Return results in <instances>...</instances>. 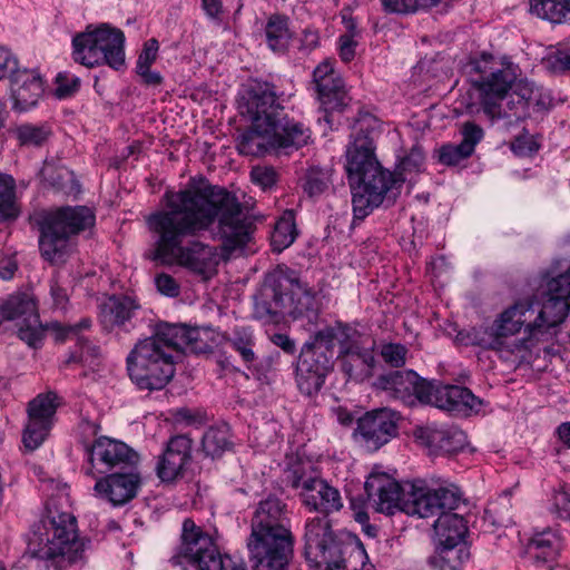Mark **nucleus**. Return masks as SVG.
Here are the masks:
<instances>
[{
  "label": "nucleus",
  "instance_id": "1",
  "mask_svg": "<svg viewBox=\"0 0 570 570\" xmlns=\"http://www.w3.org/2000/svg\"><path fill=\"white\" fill-rule=\"evenodd\" d=\"M216 220L215 237L222 242L224 258L250 240L252 223L236 196L203 177L198 183L193 179L170 197L165 209L147 217L148 229L155 236V247L148 258L177 264L197 274L214 269L220 259L216 247L197 240L183 246V242L210 230Z\"/></svg>",
  "mask_w": 570,
  "mask_h": 570
},
{
  "label": "nucleus",
  "instance_id": "2",
  "mask_svg": "<svg viewBox=\"0 0 570 570\" xmlns=\"http://www.w3.org/2000/svg\"><path fill=\"white\" fill-rule=\"evenodd\" d=\"M197 327L159 323L151 336L138 341L127 356L130 380L140 390L164 389L175 374V364L185 350L199 353L205 343Z\"/></svg>",
  "mask_w": 570,
  "mask_h": 570
},
{
  "label": "nucleus",
  "instance_id": "3",
  "mask_svg": "<svg viewBox=\"0 0 570 570\" xmlns=\"http://www.w3.org/2000/svg\"><path fill=\"white\" fill-rule=\"evenodd\" d=\"M470 67L475 102L491 121L507 119L512 125L535 112L510 91L517 79L511 63L482 53L470 62Z\"/></svg>",
  "mask_w": 570,
  "mask_h": 570
},
{
  "label": "nucleus",
  "instance_id": "4",
  "mask_svg": "<svg viewBox=\"0 0 570 570\" xmlns=\"http://www.w3.org/2000/svg\"><path fill=\"white\" fill-rule=\"evenodd\" d=\"M250 529L247 548L254 570H284L294 547L286 503L275 495L262 500Z\"/></svg>",
  "mask_w": 570,
  "mask_h": 570
},
{
  "label": "nucleus",
  "instance_id": "5",
  "mask_svg": "<svg viewBox=\"0 0 570 570\" xmlns=\"http://www.w3.org/2000/svg\"><path fill=\"white\" fill-rule=\"evenodd\" d=\"M89 540L79 538L77 519L49 502L46 513L31 525L27 553L65 569L85 559Z\"/></svg>",
  "mask_w": 570,
  "mask_h": 570
},
{
  "label": "nucleus",
  "instance_id": "6",
  "mask_svg": "<svg viewBox=\"0 0 570 570\" xmlns=\"http://www.w3.org/2000/svg\"><path fill=\"white\" fill-rule=\"evenodd\" d=\"M286 315L314 322L317 318L316 302L296 272L277 266L265 275L254 296L253 316L265 323H278Z\"/></svg>",
  "mask_w": 570,
  "mask_h": 570
},
{
  "label": "nucleus",
  "instance_id": "7",
  "mask_svg": "<svg viewBox=\"0 0 570 570\" xmlns=\"http://www.w3.org/2000/svg\"><path fill=\"white\" fill-rule=\"evenodd\" d=\"M304 553L315 568L324 570H373L360 540L335 530L326 515L308 518L304 528Z\"/></svg>",
  "mask_w": 570,
  "mask_h": 570
},
{
  "label": "nucleus",
  "instance_id": "8",
  "mask_svg": "<svg viewBox=\"0 0 570 570\" xmlns=\"http://www.w3.org/2000/svg\"><path fill=\"white\" fill-rule=\"evenodd\" d=\"M96 216L87 206H62L37 217L41 256L52 265L65 263L71 252V237L91 228Z\"/></svg>",
  "mask_w": 570,
  "mask_h": 570
},
{
  "label": "nucleus",
  "instance_id": "9",
  "mask_svg": "<svg viewBox=\"0 0 570 570\" xmlns=\"http://www.w3.org/2000/svg\"><path fill=\"white\" fill-rule=\"evenodd\" d=\"M72 58L87 67L108 66L119 71L125 67V33L108 23L88 24L72 38Z\"/></svg>",
  "mask_w": 570,
  "mask_h": 570
},
{
  "label": "nucleus",
  "instance_id": "10",
  "mask_svg": "<svg viewBox=\"0 0 570 570\" xmlns=\"http://www.w3.org/2000/svg\"><path fill=\"white\" fill-rule=\"evenodd\" d=\"M170 562L175 567L193 564L198 570H247L243 562L223 559L213 539L190 519L183 523L181 542Z\"/></svg>",
  "mask_w": 570,
  "mask_h": 570
},
{
  "label": "nucleus",
  "instance_id": "11",
  "mask_svg": "<svg viewBox=\"0 0 570 570\" xmlns=\"http://www.w3.org/2000/svg\"><path fill=\"white\" fill-rule=\"evenodd\" d=\"M284 475L285 482L291 488L299 490L301 502L309 511L330 518L331 513L343 508L340 491L318 476L309 464L295 461L285 470Z\"/></svg>",
  "mask_w": 570,
  "mask_h": 570
},
{
  "label": "nucleus",
  "instance_id": "12",
  "mask_svg": "<svg viewBox=\"0 0 570 570\" xmlns=\"http://www.w3.org/2000/svg\"><path fill=\"white\" fill-rule=\"evenodd\" d=\"M379 128V119L370 112L358 116L353 126V140L346 149V173L353 185L361 176L370 183L375 180L377 166L381 165L375 156L374 138Z\"/></svg>",
  "mask_w": 570,
  "mask_h": 570
},
{
  "label": "nucleus",
  "instance_id": "13",
  "mask_svg": "<svg viewBox=\"0 0 570 570\" xmlns=\"http://www.w3.org/2000/svg\"><path fill=\"white\" fill-rule=\"evenodd\" d=\"M534 313L533 301L525 298L518 301L500 314L491 328V341L488 348L498 352L499 357L504 362L519 364L525 354V344L523 340L508 341L520 332L521 327L528 322L527 314Z\"/></svg>",
  "mask_w": 570,
  "mask_h": 570
},
{
  "label": "nucleus",
  "instance_id": "14",
  "mask_svg": "<svg viewBox=\"0 0 570 570\" xmlns=\"http://www.w3.org/2000/svg\"><path fill=\"white\" fill-rule=\"evenodd\" d=\"M316 332L305 342L296 366L297 387L308 396L322 389L326 375L333 368L334 350Z\"/></svg>",
  "mask_w": 570,
  "mask_h": 570
},
{
  "label": "nucleus",
  "instance_id": "15",
  "mask_svg": "<svg viewBox=\"0 0 570 570\" xmlns=\"http://www.w3.org/2000/svg\"><path fill=\"white\" fill-rule=\"evenodd\" d=\"M376 176V174H374ZM377 176L375 180L361 176L355 180L352 188V205L355 218H365L375 207H379L385 200L393 204L400 194L405 178H397L395 174L377 166Z\"/></svg>",
  "mask_w": 570,
  "mask_h": 570
},
{
  "label": "nucleus",
  "instance_id": "16",
  "mask_svg": "<svg viewBox=\"0 0 570 570\" xmlns=\"http://www.w3.org/2000/svg\"><path fill=\"white\" fill-rule=\"evenodd\" d=\"M238 109L242 116L247 117L250 122H256L258 128L272 125L285 111L278 100L275 86L257 80L244 87L238 100Z\"/></svg>",
  "mask_w": 570,
  "mask_h": 570
},
{
  "label": "nucleus",
  "instance_id": "17",
  "mask_svg": "<svg viewBox=\"0 0 570 570\" xmlns=\"http://www.w3.org/2000/svg\"><path fill=\"white\" fill-rule=\"evenodd\" d=\"M373 387L410 406L431 401V381L420 377L411 370L382 373L373 382Z\"/></svg>",
  "mask_w": 570,
  "mask_h": 570
},
{
  "label": "nucleus",
  "instance_id": "18",
  "mask_svg": "<svg viewBox=\"0 0 570 570\" xmlns=\"http://www.w3.org/2000/svg\"><path fill=\"white\" fill-rule=\"evenodd\" d=\"M416 484L417 481L402 487L385 473H373L367 478L364 489L368 503L376 512L393 514L396 510L405 513V504L412 501Z\"/></svg>",
  "mask_w": 570,
  "mask_h": 570
},
{
  "label": "nucleus",
  "instance_id": "19",
  "mask_svg": "<svg viewBox=\"0 0 570 570\" xmlns=\"http://www.w3.org/2000/svg\"><path fill=\"white\" fill-rule=\"evenodd\" d=\"M90 469L87 474L95 476L118 469L127 470L137 465L139 455L126 443L100 436L88 449Z\"/></svg>",
  "mask_w": 570,
  "mask_h": 570
},
{
  "label": "nucleus",
  "instance_id": "20",
  "mask_svg": "<svg viewBox=\"0 0 570 570\" xmlns=\"http://www.w3.org/2000/svg\"><path fill=\"white\" fill-rule=\"evenodd\" d=\"M412 501L405 504V513L429 518L455 510L461 501V492L454 485H441L438 489H429L424 481H417L413 488Z\"/></svg>",
  "mask_w": 570,
  "mask_h": 570
},
{
  "label": "nucleus",
  "instance_id": "21",
  "mask_svg": "<svg viewBox=\"0 0 570 570\" xmlns=\"http://www.w3.org/2000/svg\"><path fill=\"white\" fill-rule=\"evenodd\" d=\"M58 403L55 393L39 394L28 403V422L23 430L22 442L33 451L38 449L55 424Z\"/></svg>",
  "mask_w": 570,
  "mask_h": 570
},
{
  "label": "nucleus",
  "instance_id": "22",
  "mask_svg": "<svg viewBox=\"0 0 570 570\" xmlns=\"http://www.w3.org/2000/svg\"><path fill=\"white\" fill-rule=\"evenodd\" d=\"M313 81L323 109L322 119L332 127V112L341 111L347 105V95L342 78L331 61L321 62L313 72ZM321 120V117L318 118Z\"/></svg>",
  "mask_w": 570,
  "mask_h": 570
},
{
  "label": "nucleus",
  "instance_id": "23",
  "mask_svg": "<svg viewBox=\"0 0 570 570\" xmlns=\"http://www.w3.org/2000/svg\"><path fill=\"white\" fill-rule=\"evenodd\" d=\"M105 474L96 481L94 487L100 499L108 501L114 507H121L137 497L141 476L136 466Z\"/></svg>",
  "mask_w": 570,
  "mask_h": 570
},
{
  "label": "nucleus",
  "instance_id": "24",
  "mask_svg": "<svg viewBox=\"0 0 570 570\" xmlns=\"http://www.w3.org/2000/svg\"><path fill=\"white\" fill-rule=\"evenodd\" d=\"M429 394L431 401L426 402L425 405H432L456 414L479 413L483 406V400L475 396L468 387L460 385H442L439 382H431Z\"/></svg>",
  "mask_w": 570,
  "mask_h": 570
},
{
  "label": "nucleus",
  "instance_id": "25",
  "mask_svg": "<svg viewBox=\"0 0 570 570\" xmlns=\"http://www.w3.org/2000/svg\"><path fill=\"white\" fill-rule=\"evenodd\" d=\"M396 413L389 409L367 412L357 421V433L370 450H379L397 434Z\"/></svg>",
  "mask_w": 570,
  "mask_h": 570
},
{
  "label": "nucleus",
  "instance_id": "26",
  "mask_svg": "<svg viewBox=\"0 0 570 570\" xmlns=\"http://www.w3.org/2000/svg\"><path fill=\"white\" fill-rule=\"evenodd\" d=\"M140 305L128 296L112 295L99 306V322L106 332L117 336L135 330V315Z\"/></svg>",
  "mask_w": 570,
  "mask_h": 570
},
{
  "label": "nucleus",
  "instance_id": "27",
  "mask_svg": "<svg viewBox=\"0 0 570 570\" xmlns=\"http://www.w3.org/2000/svg\"><path fill=\"white\" fill-rule=\"evenodd\" d=\"M413 435L431 454H451L462 450L466 444L465 433L454 425L417 426Z\"/></svg>",
  "mask_w": 570,
  "mask_h": 570
},
{
  "label": "nucleus",
  "instance_id": "28",
  "mask_svg": "<svg viewBox=\"0 0 570 570\" xmlns=\"http://www.w3.org/2000/svg\"><path fill=\"white\" fill-rule=\"evenodd\" d=\"M193 441L185 434L170 438L158 458L156 472L163 482H171L181 475L191 459Z\"/></svg>",
  "mask_w": 570,
  "mask_h": 570
},
{
  "label": "nucleus",
  "instance_id": "29",
  "mask_svg": "<svg viewBox=\"0 0 570 570\" xmlns=\"http://www.w3.org/2000/svg\"><path fill=\"white\" fill-rule=\"evenodd\" d=\"M9 78L13 109L26 111L35 107L45 92L41 76L35 70L19 69L18 65Z\"/></svg>",
  "mask_w": 570,
  "mask_h": 570
},
{
  "label": "nucleus",
  "instance_id": "30",
  "mask_svg": "<svg viewBox=\"0 0 570 570\" xmlns=\"http://www.w3.org/2000/svg\"><path fill=\"white\" fill-rule=\"evenodd\" d=\"M569 311L570 301L548 297L534 321L528 320L525 323V332L529 338L535 341L547 340L548 336L552 335L551 330L559 326L566 320ZM532 314L528 313L527 317L529 318V315L531 316Z\"/></svg>",
  "mask_w": 570,
  "mask_h": 570
},
{
  "label": "nucleus",
  "instance_id": "31",
  "mask_svg": "<svg viewBox=\"0 0 570 570\" xmlns=\"http://www.w3.org/2000/svg\"><path fill=\"white\" fill-rule=\"evenodd\" d=\"M272 148L275 153L289 154L306 146L311 140V129L304 124L288 118L284 111L272 124Z\"/></svg>",
  "mask_w": 570,
  "mask_h": 570
},
{
  "label": "nucleus",
  "instance_id": "32",
  "mask_svg": "<svg viewBox=\"0 0 570 570\" xmlns=\"http://www.w3.org/2000/svg\"><path fill=\"white\" fill-rule=\"evenodd\" d=\"M342 372L350 381L364 382L373 376L375 357L372 348L360 346L341 357Z\"/></svg>",
  "mask_w": 570,
  "mask_h": 570
},
{
  "label": "nucleus",
  "instance_id": "33",
  "mask_svg": "<svg viewBox=\"0 0 570 570\" xmlns=\"http://www.w3.org/2000/svg\"><path fill=\"white\" fill-rule=\"evenodd\" d=\"M272 125L266 128L257 127L252 122L250 127L243 131L237 138V149L242 155L262 157L275 153L272 148Z\"/></svg>",
  "mask_w": 570,
  "mask_h": 570
},
{
  "label": "nucleus",
  "instance_id": "34",
  "mask_svg": "<svg viewBox=\"0 0 570 570\" xmlns=\"http://www.w3.org/2000/svg\"><path fill=\"white\" fill-rule=\"evenodd\" d=\"M440 546L459 547L468 533L466 521L453 512H442L433 523Z\"/></svg>",
  "mask_w": 570,
  "mask_h": 570
},
{
  "label": "nucleus",
  "instance_id": "35",
  "mask_svg": "<svg viewBox=\"0 0 570 570\" xmlns=\"http://www.w3.org/2000/svg\"><path fill=\"white\" fill-rule=\"evenodd\" d=\"M561 549V539L551 529L535 533L527 546L528 554L537 561L553 560Z\"/></svg>",
  "mask_w": 570,
  "mask_h": 570
},
{
  "label": "nucleus",
  "instance_id": "36",
  "mask_svg": "<svg viewBox=\"0 0 570 570\" xmlns=\"http://www.w3.org/2000/svg\"><path fill=\"white\" fill-rule=\"evenodd\" d=\"M321 334V340H325L328 345L334 350L335 344H338V356L350 353L362 346L358 342V334L355 330L347 325L337 323L334 326H325L317 331Z\"/></svg>",
  "mask_w": 570,
  "mask_h": 570
},
{
  "label": "nucleus",
  "instance_id": "37",
  "mask_svg": "<svg viewBox=\"0 0 570 570\" xmlns=\"http://www.w3.org/2000/svg\"><path fill=\"white\" fill-rule=\"evenodd\" d=\"M227 345L237 352L242 361L249 367L256 360L255 336L253 330L245 326H236L224 335Z\"/></svg>",
  "mask_w": 570,
  "mask_h": 570
},
{
  "label": "nucleus",
  "instance_id": "38",
  "mask_svg": "<svg viewBox=\"0 0 570 570\" xmlns=\"http://www.w3.org/2000/svg\"><path fill=\"white\" fill-rule=\"evenodd\" d=\"M530 12L551 23H570V0H529Z\"/></svg>",
  "mask_w": 570,
  "mask_h": 570
},
{
  "label": "nucleus",
  "instance_id": "39",
  "mask_svg": "<svg viewBox=\"0 0 570 570\" xmlns=\"http://www.w3.org/2000/svg\"><path fill=\"white\" fill-rule=\"evenodd\" d=\"M41 175L49 185L66 195H77L80 191V185L76 180L73 171L65 166L45 163Z\"/></svg>",
  "mask_w": 570,
  "mask_h": 570
},
{
  "label": "nucleus",
  "instance_id": "40",
  "mask_svg": "<svg viewBox=\"0 0 570 570\" xmlns=\"http://www.w3.org/2000/svg\"><path fill=\"white\" fill-rule=\"evenodd\" d=\"M289 19L284 14H272L265 26V36L268 47L273 51H285L289 45L292 33Z\"/></svg>",
  "mask_w": 570,
  "mask_h": 570
},
{
  "label": "nucleus",
  "instance_id": "41",
  "mask_svg": "<svg viewBox=\"0 0 570 570\" xmlns=\"http://www.w3.org/2000/svg\"><path fill=\"white\" fill-rule=\"evenodd\" d=\"M2 311H4L8 321H16V324L23 323L27 320L35 323L36 315H38L33 298L27 294L10 296L2 304Z\"/></svg>",
  "mask_w": 570,
  "mask_h": 570
},
{
  "label": "nucleus",
  "instance_id": "42",
  "mask_svg": "<svg viewBox=\"0 0 570 570\" xmlns=\"http://www.w3.org/2000/svg\"><path fill=\"white\" fill-rule=\"evenodd\" d=\"M16 187L11 175L0 174V223L14 220L20 215Z\"/></svg>",
  "mask_w": 570,
  "mask_h": 570
},
{
  "label": "nucleus",
  "instance_id": "43",
  "mask_svg": "<svg viewBox=\"0 0 570 570\" xmlns=\"http://www.w3.org/2000/svg\"><path fill=\"white\" fill-rule=\"evenodd\" d=\"M203 450L206 455L216 458L232 448L230 430L227 424L209 428L203 435Z\"/></svg>",
  "mask_w": 570,
  "mask_h": 570
},
{
  "label": "nucleus",
  "instance_id": "44",
  "mask_svg": "<svg viewBox=\"0 0 570 570\" xmlns=\"http://www.w3.org/2000/svg\"><path fill=\"white\" fill-rule=\"evenodd\" d=\"M297 237V229L292 212H286L276 222L272 233L271 244L274 252L281 253L289 247Z\"/></svg>",
  "mask_w": 570,
  "mask_h": 570
},
{
  "label": "nucleus",
  "instance_id": "45",
  "mask_svg": "<svg viewBox=\"0 0 570 570\" xmlns=\"http://www.w3.org/2000/svg\"><path fill=\"white\" fill-rule=\"evenodd\" d=\"M510 91L537 112L547 107V101L540 89L528 80H515Z\"/></svg>",
  "mask_w": 570,
  "mask_h": 570
},
{
  "label": "nucleus",
  "instance_id": "46",
  "mask_svg": "<svg viewBox=\"0 0 570 570\" xmlns=\"http://www.w3.org/2000/svg\"><path fill=\"white\" fill-rule=\"evenodd\" d=\"M469 558V552L464 547L450 548L440 546L438 556L430 559V563L439 567L440 570H460L461 564Z\"/></svg>",
  "mask_w": 570,
  "mask_h": 570
},
{
  "label": "nucleus",
  "instance_id": "47",
  "mask_svg": "<svg viewBox=\"0 0 570 570\" xmlns=\"http://www.w3.org/2000/svg\"><path fill=\"white\" fill-rule=\"evenodd\" d=\"M14 134L22 146H41L49 137L50 131L45 126L22 124L14 129Z\"/></svg>",
  "mask_w": 570,
  "mask_h": 570
},
{
  "label": "nucleus",
  "instance_id": "48",
  "mask_svg": "<svg viewBox=\"0 0 570 570\" xmlns=\"http://www.w3.org/2000/svg\"><path fill=\"white\" fill-rule=\"evenodd\" d=\"M441 0H382L383 9L391 13H410L421 9H431Z\"/></svg>",
  "mask_w": 570,
  "mask_h": 570
},
{
  "label": "nucleus",
  "instance_id": "49",
  "mask_svg": "<svg viewBox=\"0 0 570 570\" xmlns=\"http://www.w3.org/2000/svg\"><path fill=\"white\" fill-rule=\"evenodd\" d=\"M16 326L18 328L19 338L26 342L30 347L37 348L41 345L43 331L41 328L39 315H36L35 323L27 320L23 323H17Z\"/></svg>",
  "mask_w": 570,
  "mask_h": 570
},
{
  "label": "nucleus",
  "instance_id": "50",
  "mask_svg": "<svg viewBox=\"0 0 570 570\" xmlns=\"http://www.w3.org/2000/svg\"><path fill=\"white\" fill-rule=\"evenodd\" d=\"M424 165V153L421 147H413L411 151L401 160L399 171L395 174L397 178L407 179L406 175L419 173Z\"/></svg>",
  "mask_w": 570,
  "mask_h": 570
},
{
  "label": "nucleus",
  "instance_id": "51",
  "mask_svg": "<svg viewBox=\"0 0 570 570\" xmlns=\"http://www.w3.org/2000/svg\"><path fill=\"white\" fill-rule=\"evenodd\" d=\"M460 132L462 135L460 144L472 155L475 150V146L484 137L482 127L473 121H465L461 125Z\"/></svg>",
  "mask_w": 570,
  "mask_h": 570
},
{
  "label": "nucleus",
  "instance_id": "52",
  "mask_svg": "<svg viewBox=\"0 0 570 570\" xmlns=\"http://www.w3.org/2000/svg\"><path fill=\"white\" fill-rule=\"evenodd\" d=\"M438 154L439 161L446 166H455L471 156V154L468 153L466 149L461 144L443 145L439 149Z\"/></svg>",
  "mask_w": 570,
  "mask_h": 570
},
{
  "label": "nucleus",
  "instance_id": "53",
  "mask_svg": "<svg viewBox=\"0 0 570 570\" xmlns=\"http://www.w3.org/2000/svg\"><path fill=\"white\" fill-rule=\"evenodd\" d=\"M548 297L570 301V269L548 282Z\"/></svg>",
  "mask_w": 570,
  "mask_h": 570
},
{
  "label": "nucleus",
  "instance_id": "54",
  "mask_svg": "<svg viewBox=\"0 0 570 570\" xmlns=\"http://www.w3.org/2000/svg\"><path fill=\"white\" fill-rule=\"evenodd\" d=\"M327 187L328 180L324 173L312 169L306 174L304 190L308 194V196H318L324 193Z\"/></svg>",
  "mask_w": 570,
  "mask_h": 570
},
{
  "label": "nucleus",
  "instance_id": "55",
  "mask_svg": "<svg viewBox=\"0 0 570 570\" xmlns=\"http://www.w3.org/2000/svg\"><path fill=\"white\" fill-rule=\"evenodd\" d=\"M511 150L520 157H527L539 150V145L527 131L517 136L510 144Z\"/></svg>",
  "mask_w": 570,
  "mask_h": 570
},
{
  "label": "nucleus",
  "instance_id": "56",
  "mask_svg": "<svg viewBox=\"0 0 570 570\" xmlns=\"http://www.w3.org/2000/svg\"><path fill=\"white\" fill-rule=\"evenodd\" d=\"M547 68L553 73L570 71V53L562 49L549 53L546 59Z\"/></svg>",
  "mask_w": 570,
  "mask_h": 570
},
{
  "label": "nucleus",
  "instance_id": "57",
  "mask_svg": "<svg viewBox=\"0 0 570 570\" xmlns=\"http://www.w3.org/2000/svg\"><path fill=\"white\" fill-rule=\"evenodd\" d=\"M407 350L401 344H386L382 347L381 355L385 363L393 367H400L405 364Z\"/></svg>",
  "mask_w": 570,
  "mask_h": 570
},
{
  "label": "nucleus",
  "instance_id": "58",
  "mask_svg": "<svg viewBox=\"0 0 570 570\" xmlns=\"http://www.w3.org/2000/svg\"><path fill=\"white\" fill-rule=\"evenodd\" d=\"M91 326V320L89 317H83L80 322L73 325H63L61 323L55 322L50 325V327L56 332L57 340L63 341L71 334H78L79 332L87 330Z\"/></svg>",
  "mask_w": 570,
  "mask_h": 570
},
{
  "label": "nucleus",
  "instance_id": "59",
  "mask_svg": "<svg viewBox=\"0 0 570 570\" xmlns=\"http://www.w3.org/2000/svg\"><path fill=\"white\" fill-rule=\"evenodd\" d=\"M56 83L55 94L61 99L72 96L78 90L80 81L77 77L68 78L66 75L59 73Z\"/></svg>",
  "mask_w": 570,
  "mask_h": 570
},
{
  "label": "nucleus",
  "instance_id": "60",
  "mask_svg": "<svg viewBox=\"0 0 570 570\" xmlns=\"http://www.w3.org/2000/svg\"><path fill=\"white\" fill-rule=\"evenodd\" d=\"M253 183L266 189L272 187L276 181V171L271 167H254L250 171Z\"/></svg>",
  "mask_w": 570,
  "mask_h": 570
},
{
  "label": "nucleus",
  "instance_id": "61",
  "mask_svg": "<svg viewBox=\"0 0 570 570\" xmlns=\"http://www.w3.org/2000/svg\"><path fill=\"white\" fill-rule=\"evenodd\" d=\"M158 49H159V45L155 38H151L148 41H146L142 51L138 56L136 69H142L145 67H150L151 63L157 58Z\"/></svg>",
  "mask_w": 570,
  "mask_h": 570
},
{
  "label": "nucleus",
  "instance_id": "62",
  "mask_svg": "<svg viewBox=\"0 0 570 570\" xmlns=\"http://www.w3.org/2000/svg\"><path fill=\"white\" fill-rule=\"evenodd\" d=\"M50 296L52 299V307L58 309L66 308L69 302V296L67 293V288L60 284L57 276H53L50 279Z\"/></svg>",
  "mask_w": 570,
  "mask_h": 570
},
{
  "label": "nucleus",
  "instance_id": "63",
  "mask_svg": "<svg viewBox=\"0 0 570 570\" xmlns=\"http://www.w3.org/2000/svg\"><path fill=\"white\" fill-rule=\"evenodd\" d=\"M155 284L157 289L168 297H176L179 295L180 291L178 283L168 274L161 273L157 275Z\"/></svg>",
  "mask_w": 570,
  "mask_h": 570
},
{
  "label": "nucleus",
  "instance_id": "64",
  "mask_svg": "<svg viewBox=\"0 0 570 570\" xmlns=\"http://www.w3.org/2000/svg\"><path fill=\"white\" fill-rule=\"evenodd\" d=\"M18 66L17 57L6 47L0 46V79L10 77Z\"/></svg>",
  "mask_w": 570,
  "mask_h": 570
}]
</instances>
